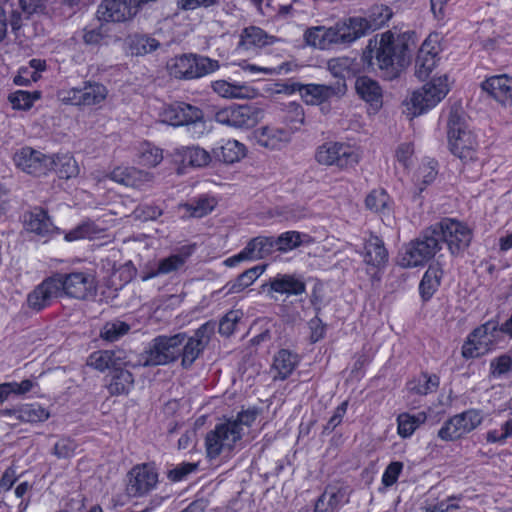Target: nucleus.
Returning <instances> with one entry per match:
<instances>
[{
    "label": "nucleus",
    "instance_id": "nucleus-1",
    "mask_svg": "<svg viewBox=\"0 0 512 512\" xmlns=\"http://www.w3.org/2000/svg\"><path fill=\"white\" fill-rule=\"evenodd\" d=\"M407 45L396 40L391 32L383 33L379 40H370L363 53V59L370 66L385 71L387 77L397 75L406 64Z\"/></svg>",
    "mask_w": 512,
    "mask_h": 512
},
{
    "label": "nucleus",
    "instance_id": "nucleus-2",
    "mask_svg": "<svg viewBox=\"0 0 512 512\" xmlns=\"http://www.w3.org/2000/svg\"><path fill=\"white\" fill-rule=\"evenodd\" d=\"M441 249L442 242L434 224L403 247L398 256V264L403 268L423 266Z\"/></svg>",
    "mask_w": 512,
    "mask_h": 512
},
{
    "label": "nucleus",
    "instance_id": "nucleus-3",
    "mask_svg": "<svg viewBox=\"0 0 512 512\" xmlns=\"http://www.w3.org/2000/svg\"><path fill=\"white\" fill-rule=\"evenodd\" d=\"M447 126L450 151L463 162L476 160L478 142L463 113L452 109Z\"/></svg>",
    "mask_w": 512,
    "mask_h": 512
},
{
    "label": "nucleus",
    "instance_id": "nucleus-4",
    "mask_svg": "<svg viewBox=\"0 0 512 512\" xmlns=\"http://www.w3.org/2000/svg\"><path fill=\"white\" fill-rule=\"evenodd\" d=\"M185 340V333L157 336L149 343L142 356L143 365L158 366L176 361L180 357L179 349Z\"/></svg>",
    "mask_w": 512,
    "mask_h": 512
},
{
    "label": "nucleus",
    "instance_id": "nucleus-5",
    "mask_svg": "<svg viewBox=\"0 0 512 512\" xmlns=\"http://www.w3.org/2000/svg\"><path fill=\"white\" fill-rule=\"evenodd\" d=\"M170 75L177 79H197L217 71L220 64L217 60L196 54L176 56L168 65Z\"/></svg>",
    "mask_w": 512,
    "mask_h": 512
},
{
    "label": "nucleus",
    "instance_id": "nucleus-6",
    "mask_svg": "<svg viewBox=\"0 0 512 512\" xmlns=\"http://www.w3.org/2000/svg\"><path fill=\"white\" fill-rule=\"evenodd\" d=\"M315 160L320 165L336 166L341 170H347L359 163L360 154L349 143L328 141L317 147Z\"/></svg>",
    "mask_w": 512,
    "mask_h": 512
},
{
    "label": "nucleus",
    "instance_id": "nucleus-7",
    "mask_svg": "<svg viewBox=\"0 0 512 512\" xmlns=\"http://www.w3.org/2000/svg\"><path fill=\"white\" fill-rule=\"evenodd\" d=\"M392 16L387 6L375 7L369 19L362 17H350L339 21L342 33H345V42L350 44L365 36L368 32L374 31L386 24Z\"/></svg>",
    "mask_w": 512,
    "mask_h": 512
},
{
    "label": "nucleus",
    "instance_id": "nucleus-8",
    "mask_svg": "<svg viewBox=\"0 0 512 512\" xmlns=\"http://www.w3.org/2000/svg\"><path fill=\"white\" fill-rule=\"evenodd\" d=\"M58 287L61 296L78 300H86L97 292V281L89 271H73L71 273H57Z\"/></svg>",
    "mask_w": 512,
    "mask_h": 512
},
{
    "label": "nucleus",
    "instance_id": "nucleus-9",
    "mask_svg": "<svg viewBox=\"0 0 512 512\" xmlns=\"http://www.w3.org/2000/svg\"><path fill=\"white\" fill-rule=\"evenodd\" d=\"M484 421L481 409H467L450 417L438 431V436L444 441L458 440L477 429Z\"/></svg>",
    "mask_w": 512,
    "mask_h": 512
},
{
    "label": "nucleus",
    "instance_id": "nucleus-10",
    "mask_svg": "<svg viewBox=\"0 0 512 512\" xmlns=\"http://www.w3.org/2000/svg\"><path fill=\"white\" fill-rule=\"evenodd\" d=\"M239 440H241L240 432L236 423L225 421L217 424L205 438L207 457L213 460L223 453H229Z\"/></svg>",
    "mask_w": 512,
    "mask_h": 512
},
{
    "label": "nucleus",
    "instance_id": "nucleus-11",
    "mask_svg": "<svg viewBox=\"0 0 512 512\" xmlns=\"http://www.w3.org/2000/svg\"><path fill=\"white\" fill-rule=\"evenodd\" d=\"M449 92L448 77L446 75L433 78L421 89L413 92L410 103L414 116L420 115L435 107Z\"/></svg>",
    "mask_w": 512,
    "mask_h": 512
},
{
    "label": "nucleus",
    "instance_id": "nucleus-12",
    "mask_svg": "<svg viewBox=\"0 0 512 512\" xmlns=\"http://www.w3.org/2000/svg\"><path fill=\"white\" fill-rule=\"evenodd\" d=\"M441 242H445L453 255L463 252L472 239V232L465 224L446 218L435 224Z\"/></svg>",
    "mask_w": 512,
    "mask_h": 512
},
{
    "label": "nucleus",
    "instance_id": "nucleus-13",
    "mask_svg": "<svg viewBox=\"0 0 512 512\" xmlns=\"http://www.w3.org/2000/svg\"><path fill=\"white\" fill-rule=\"evenodd\" d=\"M262 118V110L251 104H232L215 114L218 123L235 128L254 127Z\"/></svg>",
    "mask_w": 512,
    "mask_h": 512
},
{
    "label": "nucleus",
    "instance_id": "nucleus-14",
    "mask_svg": "<svg viewBox=\"0 0 512 512\" xmlns=\"http://www.w3.org/2000/svg\"><path fill=\"white\" fill-rule=\"evenodd\" d=\"M285 91L288 93L299 92L302 99L310 105H317L327 101L333 96L343 95L346 91V84L336 82L334 85L323 84H300L293 82L285 85Z\"/></svg>",
    "mask_w": 512,
    "mask_h": 512
},
{
    "label": "nucleus",
    "instance_id": "nucleus-15",
    "mask_svg": "<svg viewBox=\"0 0 512 512\" xmlns=\"http://www.w3.org/2000/svg\"><path fill=\"white\" fill-rule=\"evenodd\" d=\"M13 161L23 172L40 177L53 169L55 158L30 147H23L15 152Z\"/></svg>",
    "mask_w": 512,
    "mask_h": 512
},
{
    "label": "nucleus",
    "instance_id": "nucleus-16",
    "mask_svg": "<svg viewBox=\"0 0 512 512\" xmlns=\"http://www.w3.org/2000/svg\"><path fill=\"white\" fill-rule=\"evenodd\" d=\"M106 87L97 82H84L82 87H73L61 91L65 103L77 106H91L103 102L107 97Z\"/></svg>",
    "mask_w": 512,
    "mask_h": 512
},
{
    "label": "nucleus",
    "instance_id": "nucleus-17",
    "mask_svg": "<svg viewBox=\"0 0 512 512\" xmlns=\"http://www.w3.org/2000/svg\"><path fill=\"white\" fill-rule=\"evenodd\" d=\"M141 7V0H103L97 17L103 22H125L133 18Z\"/></svg>",
    "mask_w": 512,
    "mask_h": 512
},
{
    "label": "nucleus",
    "instance_id": "nucleus-18",
    "mask_svg": "<svg viewBox=\"0 0 512 512\" xmlns=\"http://www.w3.org/2000/svg\"><path fill=\"white\" fill-rule=\"evenodd\" d=\"M214 329L215 325L213 323L206 322L195 331L193 336H186V340L179 349L182 359L181 364L184 368H189L199 357L209 343Z\"/></svg>",
    "mask_w": 512,
    "mask_h": 512
},
{
    "label": "nucleus",
    "instance_id": "nucleus-19",
    "mask_svg": "<svg viewBox=\"0 0 512 512\" xmlns=\"http://www.w3.org/2000/svg\"><path fill=\"white\" fill-rule=\"evenodd\" d=\"M158 483V473L149 464L136 465L128 473L127 493L141 497L152 491Z\"/></svg>",
    "mask_w": 512,
    "mask_h": 512
},
{
    "label": "nucleus",
    "instance_id": "nucleus-20",
    "mask_svg": "<svg viewBox=\"0 0 512 512\" xmlns=\"http://www.w3.org/2000/svg\"><path fill=\"white\" fill-rule=\"evenodd\" d=\"M495 330L496 326L490 322L476 328L463 344L462 356L471 359L488 353L494 343Z\"/></svg>",
    "mask_w": 512,
    "mask_h": 512
},
{
    "label": "nucleus",
    "instance_id": "nucleus-21",
    "mask_svg": "<svg viewBox=\"0 0 512 512\" xmlns=\"http://www.w3.org/2000/svg\"><path fill=\"white\" fill-rule=\"evenodd\" d=\"M294 133V126L291 129H286L280 126L267 125L255 131V139L261 147L280 150L290 143Z\"/></svg>",
    "mask_w": 512,
    "mask_h": 512
},
{
    "label": "nucleus",
    "instance_id": "nucleus-22",
    "mask_svg": "<svg viewBox=\"0 0 512 512\" xmlns=\"http://www.w3.org/2000/svg\"><path fill=\"white\" fill-rule=\"evenodd\" d=\"M60 296L57 278L53 275L43 280L28 294L27 304L29 308L40 311L49 306L54 298Z\"/></svg>",
    "mask_w": 512,
    "mask_h": 512
},
{
    "label": "nucleus",
    "instance_id": "nucleus-23",
    "mask_svg": "<svg viewBox=\"0 0 512 512\" xmlns=\"http://www.w3.org/2000/svg\"><path fill=\"white\" fill-rule=\"evenodd\" d=\"M159 115L164 123L172 126H185L191 119H198L200 108L185 102H174L165 105Z\"/></svg>",
    "mask_w": 512,
    "mask_h": 512
},
{
    "label": "nucleus",
    "instance_id": "nucleus-24",
    "mask_svg": "<svg viewBox=\"0 0 512 512\" xmlns=\"http://www.w3.org/2000/svg\"><path fill=\"white\" fill-rule=\"evenodd\" d=\"M438 52L437 41L431 37L422 43L415 61V75L420 80L426 79L435 68Z\"/></svg>",
    "mask_w": 512,
    "mask_h": 512
},
{
    "label": "nucleus",
    "instance_id": "nucleus-25",
    "mask_svg": "<svg viewBox=\"0 0 512 512\" xmlns=\"http://www.w3.org/2000/svg\"><path fill=\"white\" fill-rule=\"evenodd\" d=\"M481 87L495 101L503 106H512V77L506 74L486 79Z\"/></svg>",
    "mask_w": 512,
    "mask_h": 512
},
{
    "label": "nucleus",
    "instance_id": "nucleus-26",
    "mask_svg": "<svg viewBox=\"0 0 512 512\" xmlns=\"http://www.w3.org/2000/svg\"><path fill=\"white\" fill-rule=\"evenodd\" d=\"M263 288H267L268 292L286 294L287 296H298L306 292L304 281L291 274H278L264 284Z\"/></svg>",
    "mask_w": 512,
    "mask_h": 512
},
{
    "label": "nucleus",
    "instance_id": "nucleus-27",
    "mask_svg": "<svg viewBox=\"0 0 512 512\" xmlns=\"http://www.w3.org/2000/svg\"><path fill=\"white\" fill-rule=\"evenodd\" d=\"M355 88L357 94L370 105L374 112L381 108L382 91L375 80L367 76H361L357 78Z\"/></svg>",
    "mask_w": 512,
    "mask_h": 512
},
{
    "label": "nucleus",
    "instance_id": "nucleus-28",
    "mask_svg": "<svg viewBox=\"0 0 512 512\" xmlns=\"http://www.w3.org/2000/svg\"><path fill=\"white\" fill-rule=\"evenodd\" d=\"M121 351L112 350H99L95 351L87 359V365L104 372L107 369L114 368L115 370L120 367L123 362Z\"/></svg>",
    "mask_w": 512,
    "mask_h": 512
},
{
    "label": "nucleus",
    "instance_id": "nucleus-29",
    "mask_svg": "<svg viewBox=\"0 0 512 512\" xmlns=\"http://www.w3.org/2000/svg\"><path fill=\"white\" fill-rule=\"evenodd\" d=\"M246 153L244 144L237 140L229 139L217 145L213 151V157L226 164H232L241 160Z\"/></svg>",
    "mask_w": 512,
    "mask_h": 512
},
{
    "label": "nucleus",
    "instance_id": "nucleus-30",
    "mask_svg": "<svg viewBox=\"0 0 512 512\" xmlns=\"http://www.w3.org/2000/svg\"><path fill=\"white\" fill-rule=\"evenodd\" d=\"M25 226L28 231L40 236H47L54 232L55 226L46 211L34 208L25 217Z\"/></svg>",
    "mask_w": 512,
    "mask_h": 512
},
{
    "label": "nucleus",
    "instance_id": "nucleus-31",
    "mask_svg": "<svg viewBox=\"0 0 512 512\" xmlns=\"http://www.w3.org/2000/svg\"><path fill=\"white\" fill-rule=\"evenodd\" d=\"M364 262L373 267H380L388 259V253L383 241L374 235H371L364 244L362 253Z\"/></svg>",
    "mask_w": 512,
    "mask_h": 512
},
{
    "label": "nucleus",
    "instance_id": "nucleus-32",
    "mask_svg": "<svg viewBox=\"0 0 512 512\" xmlns=\"http://www.w3.org/2000/svg\"><path fill=\"white\" fill-rule=\"evenodd\" d=\"M212 89L219 96L229 99L253 98L257 94L256 89L250 86L232 84L225 80L214 81L212 83Z\"/></svg>",
    "mask_w": 512,
    "mask_h": 512
},
{
    "label": "nucleus",
    "instance_id": "nucleus-33",
    "mask_svg": "<svg viewBox=\"0 0 512 512\" xmlns=\"http://www.w3.org/2000/svg\"><path fill=\"white\" fill-rule=\"evenodd\" d=\"M345 492L342 488L328 486L317 499L314 512H337L343 503Z\"/></svg>",
    "mask_w": 512,
    "mask_h": 512
},
{
    "label": "nucleus",
    "instance_id": "nucleus-34",
    "mask_svg": "<svg viewBox=\"0 0 512 512\" xmlns=\"http://www.w3.org/2000/svg\"><path fill=\"white\" fill-rule=\"evenodd\" d=\"M175 155L192 167H205L212 160L211 154L200 146L179 147L175 149Z\"/></svg>",
    "mask_w": 512,
    "mask_h": 512
},
{
    "label": "nucleus",
    "instance_id": "nucleus-35",
    "mask_svg": "<svg viewBox=\"0 0 512 512\" xmlns=\"http://www.w3.org/2000/svg\"><path fill=\"white\" fill-rule=\"evenodd\" d=\"M437 174V162L430 158L423 159L414 174L415 196H419L436 179Z\"/></svg>",
    "mask_w": 512,
    "mask_h": 512
},
{
    "label": "nucleus",
    "instance_id": "nucleus-36",
    "mask_svg": "<svg viewBox=\"0 0 512 512\" xmlns=\"http://www.w3.org/2000/svg\"><path fill=\"white\" fill-rule=\"evenodd\" d=\"M442 276L443 270L438 264L428 267L419 284V291L423 300H429L438 290Z\"/></svg>",
    "mask_w": 512,
    "mask_h": 512
},
{
    "label": "nucleus",
    "instance_id": "nucleus-37",
    "mask_svg": "<svg viewBox=\"0 0 512 512\" xmlns=\"http://www.w3.org/2000/svg\"><path fill=\"white\" fill-rule=\"evenodd\" d=\"M270 44V37L257 26H249L244 28L240 34L238 47L250 50L252 48H261Z\"/></svg>",
    "mask_w": 512,
    "mask_h": 512
},
{
    "label": "nucleus",
    "instance_id": "nucleus-38",
    "mask_svg": "<svg viewBox=\"0 0 512 512\" xmlns=\"http://www.w3.org/2000/svg\"><path fill=\"white\" fill-rule=\"evenodd\" d=\"M274 246L273 237L258 236L251 239L243 251L248 260H257L269 255L273 251Z\"/></svg>",
    "mask_w": 512,
    "mask_h": 512
},
{
    "label": "nucleus",
    "instance_id": "nucleus-39",
    "mask_svg": "<svg viewBox=\"0 0 512 512\" xmlns=\"http://www.w3.org/2000/svg\"><path fill=\"white\" fill-rule=\"evenodd\" d=\"M299 363V356L287 349H281L274 356L273 368L277 371V376L281 380L291 375Z\"/></svg>",
    "mask_w": 512,
    "mask_h": 512
},
{
    "label": "nucleus",
    "instance_id": "nucleus-40",
    "mask_svg": "<svg viewBox=\"0 0 512 512\" xmlns=\"http://www.w3.org/2000/svg\"><path fill=\"white\" fill-rule=\"evenodd\" d=\"M275 246L278 251L288 252L301 245H308L312 242L310 235L298 231H287L274 238Z\"/></svg>",
    "mask_w": 512,
    "mask_h": 512
},
{
    "label": "nucleus",
    "instance_id": "nucleus-41",
    "mask_svg": "<svg viewBox=\"0 0 512 512\" xmlns=\"http://www.w3.org/2000/svg\"><path fill=\"white\" fill-rule=\"evenodd\" d=\"M427 420L425 412H418L416 414L401 413L397 417V430L402 438L410 437L415 430Z\"/></svg>",
    "mask_w": 512,
    "mask_h": 512
},
{
    "label": "nucleus",
    "instance_id": "nucleus-42",
    "mask_svg": "<svg viewBox=\"0 0 512 512\" xmlns=\"http://www.w3.org/2000/svg\"><path fill=\"white\" fill-rule=\"evenodd\" d=\"M366 207L383 216H389L392 210V201L385 190H373L365 199Z\"/></svg>",
    "mask_w": 512,
    "mask_h": 512
},
{
    "label": "nucleus",
    "instance_id": "nucleus-43",
    "mask_svg": "<svg viewBox=\"0 0 512 512\" xmlns=\"http://www.w3.org/2000/svg\"><path fill=\"white\" fill-rule=\"evenodd\" d=\"M133 384V375L128 370L117 368L111 377L107 389L111 395H123L130 391Z\"/></svg>",
    "mask_w": 512,
    "mask_h": 512
},
{
    "label": "nucleus",
    "instance_id": "nucleus-44",
    "mask_svg": "<svg viewBox=\"0 0 512 512\" xmlns=\"http://www.w3.org/2000/svg\"><path fill=\"white\" fill-rule=\"evenodd\" d=\"M265 266L257 265L241 273L234 281L229 282L226 287L228 293H240L249 287L264 272Z\"/></svg>",
    "mask_w": 512,
    "mask_h": 512
},
{
    "label": "nucleus",
    "instance_id": "nucleus-45",
    "mask_svg": "<svg viewBox=\"0 0 512 512\" xmlns=\"http://www.w3.org/2000/svg\"><path fill=\"white\" fill-rule=\"evenodd\" d=\"M214 199L202 197L189 203L180 204L179 209L185 211L184 216L202 218L209 214L215 207Z\"/></svg>",
    "mask_w": 512,
    "mask_h": 512
},
{
    "label": "nucleus",
    "instance_id": "nucleus-46",
    "mask_svg": "<svg viewBox=\"0 0 512 512\" xmlns=\"http://www.w3.org/2000/svg\"><path fill=\"white\" fill-rule=\"evenodd\" d=\"M129 51L132 55H146L158 49L159 41L147 35H133L128 39Z\"/></svg>",
    "mask_w": 512,
    "mask_h": 512
},
{
    "label": "nucleus",
    "instance_id": "nucleus-47",
    "mask_svg": "<svg viewBox=\"0 0 512 512\" xmlns=\"http://www.w3.org/2000/svg\"><path fill=\"white\" fill-rule=\"evenodd\" d=\"M187 258L188 255L184 254L170 255L169 257L160 260L157 269L155 271L150 272L144 279H149L159 275H165L177 271L184 266Z\"/></svg>",
    "mask_w": 512,
    "mask_h": 512
},
{
    "label": "nucleus",
    "instance_id": "nucleus-48",
    "mask_svg": "<svg viewBox=\"0 0 512 512\" xmlns=\"http://www.w3.org/2000/svg\"><path fill=\"white\" fill-rule=\"evenodd\" d=\"M304 41L308 46L321 50L331 47L328 28L324 26L308 28L304 33Z\"/></svg>",
    "mask_w": 512,
    "mask_h": 512
},
{
    "label": "nucleus",
    "instance_id": "nucleus-49",
    "mask_svg": "<svg viewBox=\"0 0 512 512\" xmlns=\"http://www.w3.org/2000/svg\"><path fill=\"white\" fill-rule=\"evenodd\" d=\"M49 412L41 405L25 404L17 410V418L23 422L38 423L46 421L49 418Z\"/></svg>",
    "mask_w": 512,
    "mask_h": 512
},
{
    "label": "nucleus",
    "instance_id": "nucleus-50",
    "mask_svg": "<svg viewBox=\"0 0 512 512\" xmlns=\"http://www.w3.org/2000/svg\"><path fill=\"white\" fill-rule=\"evenodd\" d=\"M354 59L350 57L332 58L327 62V68L330 73L339 78L337 82L345 84V78L353 73Z\"/></svg>",
    "mask_w": 512,
    "mask_h": 512
},
{
    "label": "nucleus",
    "instance_id": "nucleus-51",
    "mask_svg": "<svg viewBox=\"0 0 512 512\" xmlns=\"http://www.w3.org/2000/svg\"><path fill=\"white\" fill-rule=\"evenodd\" d=\"M439 378L436 375L421 374L409 382L408 389L418 395H427L437 389Z\"/></svg>",
    "mask_w": 512,
    "mask_h": 512
},
{
    "label": "nucleus",
    "instance_id": "nucleus-52",
    "mask_svg": "<svg viewBox=\"0 0 512 512\" xmlns=\"http://www.w3.org/2000/svg\"><path fill=\"white\" fill-rule=\"evenodd\" d=\"M512 437V417L500 423L498 427L486 432L485 440L490 444L504 445Z\"/></svg>",
    "mask_w": 512,
    "mask_h": 512
},
{
    "label": "nucleus",
    "instance_id": "nucleus-53",
    "mask_svg": "<svg viewBox=\"0 0 512 512\" xmlns=\"http://www.w3.org/2000/svg\"><path fill=\"white\" fill-rule=\"evenodd\" d=\"M130 330V325L124 321L115 319L104 324L100 331L102 339L114 342L126 335Z\"/></svg>",
    "mask_w": 512,
    "mask_h": 512
},
{
    "label": "nucleus",
    "instance_id": "nucleus-54",
    "mask_svg": "<svg viewBox=\"0 0 512 512\" xmlns=\"http://www.w3.org/2000/svg\"><path fill=\"white\" fill-rule=\"evenodd\" d=\"M54 166L56 167L59 177L63 179L76 177L80 172L76 160L70 155L58 156L55 159L53 167Z\"/></svg>",
    "mask_w": 512,
    "mask_h": 512
},
{
    "label": "nucleus",
    "instance_id": "nucleus-55",
    "mask_svg": "<svg viewBox=\"0 0 512 512\" xmlns=\"http://www.w3.org/2000/svg\"><path fill=\"white\" fill-rule=\"evenodd\" d=\"M163 160L162 150L153 146L150 143H145L141 146L138 163L146 167H155Z\"/></svg>",
    "mask_w": 512,
    "mask_h": 512
},
{
    "label": "nucleus",
    "instance_id": "nucleus-56",
    "mask_svg": "<svg viewBox=\"0 0 512 512\" xmlns=\"http://www.w3.org/2000/svg\"><path fill=\"white\" fill-rule=\"evenodd\" d=\"M101 231L102 230L98 228L93 222L86 221L70 230L65 235V239L67 241H76L84 238H94L100 234Z\"/></svg>",
    "mask_w": 512,
    "mask_h": 512
},
{
    "label": "nucleus",
    "instance_id": "nucleus-57",
    "mask_svg": "<svg viewBox=\"0 0 512 512\" xmlns=\"http://www.w3.org/2000/svg\"><path fill=\"white\" fill-rule=\"evenodd\" d=\"M40 97L38 92L30 93L27 91L18 90L11 93L8 97L14 109L28 110L33 105V102Z\"/></svg>",
    "mask_w": 512,
    "mask_h": 512
},
{
    "label": "nucleus",
    "instance_id": "nucleus-58",
    "mask_svg": "<svg viewBox=\"0 0 512 512\" xmlns=\"http://www.w3.org/2000/svg\"><path fill=\"white\" fill-rule=\"evenodd\" d=\"M198 469V463L183 462L168 470L167 478L172 482H180Z\"/></svg>",
    "mask_w": 512,
    "mask_h": 512
},
{
    "label": "nucleus",
    "instance_id": "nucleus-59",
    "mask_svg": "<svg viewBox=\"0 0 512 512\" xmlns=\"http://www.w3.org/2000/svg\"><path fill=\"white\" fill-rule=\"evenodd\" d=\"M512 369V359L510 356L501 355L490 363L491 375L494 378H503L509 374Z\"/></svg>",
    "mask_w": 512,
    "mask_h": 512
},
{
    "label": "nucleus",
    "instance_id": "nucleus-60",
    "mask_svg": "<svg viewBox=\"0 0 512 512\" xmlns=\"http://www.w3.org/2000/svg\"><path fill=\"white\" fill-rule=\"evenodd\" d=\"M242 313L238 310L229 311L219 323V333L223 336H230L236 329L241 320Z\"/></svg>",
    "mask_w": 512,
    "mask_h": 512
},
{
    "label": "nucleus",
    "instance_id": "nucleus-61",
    "mask_svg": "<svg viewBox=\"0 0 512 512\" xmlns=\"http://www.w3.org/2000/svg\"><path fill=\"white\" fill-rule=\"evenodd\" d=\"M153 174L135 167L129 168V177L126 181V186L141 188L145 184L152 182Z\"/></svg>",
    "mask_w": 512,
    "mask_h": 512
},
{
    "label": "nucleus",
    "instance_id": "nucleus-62",
    "mask_svg": "<svg viewBox=\"0 0 512 512\" xmlns=\"http://www.w3.org/2000/svg\"><path fill=\"white\" fill-rule=\"evenodd\" d=\"M77 444L70 438L59 439L53 448V454L59 459H67L75 454Z\"/></svg>",
    "mask_w": 512,
    "mask_h": 512
},
{
    "label": "nucleus",
    "instance_id": "nucleus-63",
    "mask_svg": "<svg viewBox=\"0 0 512 512\" xmlns=\"http://www.w3.org/2000/svg\"><path fill=\"white\" fill-rule=\"evenodd\" d=\"M185 126L187 127V130L191 136L195 139H199L210 132V127L205 121L204 114L201 109L198 119H191L190 122Z\"/></svg>",
    "mask_w": 512,
    "mask_h": 512
},
{
    "label": "nucleus",
    "instance_id": "nucleus-64",
    "mask_svg": "<svg viewBox=\"0 0 512 512\" xmlns=\"http://www.w3.org/2000/svg\"><path fill=\"white\" fill-rule=\"evenodd\" d=\"M403 469V463L399 461L391 462L382 475V484L385 487L394 485Z\"/></svg>",
    "mask_w": 512,
    "mask_h": 512
}]
</instances>
